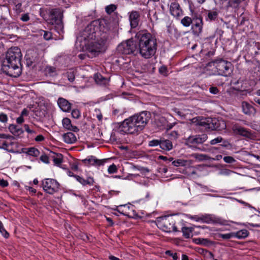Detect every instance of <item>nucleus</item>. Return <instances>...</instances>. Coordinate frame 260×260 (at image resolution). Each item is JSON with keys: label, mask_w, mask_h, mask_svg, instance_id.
Returning a JSON list of instances; mask_svg holds the SVG:
<instances>
[{"label": "nucleus", "mask_w": 260, "mask_h": 260, "mask_svg": "<svg viewBox=\"0 0 260 260\" xmlns=\"http://www.w3.org/2000/svg\"><path fill=\"white\" fill-rule=\"evenodd\" d=\"M21 57L20 49L17 47L9 49L2 63L1 70L3 72L10 77H19L22 72Z\"/></svg>", "instance_id": "nucleus-1"}, {"label": "nucleus", "mask_w": 260, "mask_h": 260, "mask_svg": "<svg viewBox=\"0 0 260 260\" xmlns=\"http://www.w3.org/2000/svg\"><path fill=\"white\" fill-rule=\"evenodd\" d=\"M136 38L138 41V52L146 59L150 58L156 53L157 47V40L147 30L138 32Z\"/></svg>", "instance_id": "nucleus-2"}, {"label": "nucleus", "mask_w": 260, "mask_h": 260, "mask_svg": "<svg viewBox=\"0 0 260 260\" xmlns=\"http://www.w3.org/2000/svg\"><path fill=\"white\" fill-rule=\"evenodd\" d=\"M104 33H113V31L110 29L105 19H98L92 21L84 28L81 32V37L86 42L100 38Z\"/></svg>", "instance_id": "nucleus-3"}, {"label": "nucleus", "mask_w": 260, "mask_h": 260, "mask_svg": "<svg viewBox=\"0 0 260 260\" xmlns=\"http://www.w3.org/2000/svg\"><path fill=\"white\" fill-rule=\"evenodd\" d=\"M114 36V33L102 34V36L96 41L95 40L87 41L85 42L87 51L91 54L92 57L96 56L105 50L106 45L110 41Z\"/></svg>", "instance_id": "nucleus-4"}, {"label": "nucleus", "mask_w": 260, "mask_h": 260, "mask_svg": "<svg viewBox=\"0 0 260 260\" xmlns=\"http://www.w3.org/2000/svg\"><path fill=\"white\" fill-rule=\"evenodd\" d=\"M141 131L137 124L135 118L133 116L125 119L115 129V132L121 135L134 134Z\"/></svg>", "instance_id": "nucleus-5"}, {"label": "nucleus", "mask_w": 260, "mask_h": 260, "mask_svg": "<svg viewBox=\"0 0 260 260\" xmlns=\"http://www.w3.org/2000/svg\"><path fill=\"white\" fill-rule=\"evenodd\" d=\"M156 225L158 228L166 232L178 231L177 227L175 225V219L172 216H165L157 217Z\"/></svg>", "instance_id": "nucleus-6"}, {"label": "nucleus", "mask_w": 260, "mask_h": 260, "mask_svg": "<svg viewBox=\"0 0 260 260\" xmlns=\"http://www.w3.org/2000/svg\"><path fill=\"white\" fill-rule=\"evenodd\" d=\"M210 66H214L219 75L227 77L232 72V64L222 59H217L209 63Z\"/></svg>", "instance_id": "nucleus-7"}, {"label": "nucleus", "mask_w": 260, "mask_h": 260, "mask_svg": "<svg viewBox=\"0 0 260 260\" xmlns=\"http://www.w3.org/2000/svg\"><path fill=\"white\" fill-rule=\"evenodd\" d=\"M117 51L123 54H136L138 52L137 44L133 40H128L120 44L117 48Z\"/></svg>", "instance_id": "nucleus-8"}, {"label": "nucleus", "mask_w": 260, "mask_h": 260, "mask_svg": "<svg viewBox=\"0 0 260 260\" xmlns=\"http://www.w3.org/2000/svg\"><path fill=\"white\" fill-rule=\"evenodd\" d=\"M50 23L55 25V29L60 33L63 31L62 13L57 9H52L50 12Z\"/></svg>", "instance_id": "nucleus-9"}, {"label": "nucleus", "mask_w": 260, "mask_h": 260, "mask_svg": "<svg viewBox=\"0 0 260 260\" xmlns=\"http://www.w3.org/2000/svg\"><path fill=\"white\" fill-rule=\"evenodd\" d=\"M41 185L43 190L50 194L58 192L60 186L59 183L56 180L50 178L43 180Z\"/></svg>", "instance_id": "nucleus-10"}, {"label": "nucleus", "mask_w": 260, "mask_h": 260, "mask_svg": "<svg viewBox=\"0 0 260 260\" xmlns=\"http://www.w3.org/2000/svg\"><path fill=\"white\" fill-rule=\"evenodd\" d=\"M192 12V22L191 29L194 35L199 36L202 32L203 21V18L200 14L195 13L191 10Z\"/></svg>", "instance_id": "nucleus-11"}, {"label": "nucleus", "mask_w": 260, "mask_h": 260, "mask_svg": "<svg viewBox=\"0 0 260 260\" xmlns=\"http://www.w3.org/2000/svg\"><path fill=\"white\" fill-rule=\"evenodd\" d=\"M135 118V120L141 131L143 130L148 123L151 117V114L147 111H143L139 114H135L133 116Z\"/></svg>", "instance_id": "nucleus-12"}, {"label": "nucleus", "mask_w": 260, "mask_h": 260, "mask_svg": "<svg viewBox=\"0 0 260 260\" xmlns=\"http://www.w3.org/2000/svg\"><path fill=\"white\" fill-rule=\"evenodd\" d=\"M208 139L206 134H203L189 136L186 140V144L189 146L201 144L205 142Z\"/></svg>", "instance_id": "nucleus-13"}, {"label": "nucleus", "mask_w": 260, "mask_h": 260, "mask_svg": "<svg viewBox=\"0 0 260 260\" xmlns=\"http://www.w3.org/2000/svg\"><path fill=\"white\" fill-rule=\"evenodd\" d=\"M234 133L237 135H239L246 138L255 140L256 138V135L252 133L250 130L240 126H235L233 128Z\"/></svg>", "instance_id": "nucleus-14"}, {"label": "nucleus", "mask_w": 260, "mask_h": 260, "mask_svg": "<svg viewBox=\"0 0 260 260\" xmlns=\"http://www.w3.org/2000/svg\"><path fill=\"white\" fill-rule=\"evenodd\" d=\"M245 49L252 56H255L259 54L258 50H260V43L256 42L252 40H249L247 41Z\"/></svg>", "instance_id": "nucleus-15"}, {"label": "nucleus", "mask_w": 260, "mask_h": 260, "mask_svg": "<svg viewBox=\"0 0 260 260\" xmlns=\"http://www.w3.org/2000/svg\"><path fill=\"white\" fill-rule=\"evenodd\" d=\"M128 19L131 28H136L140 21V13L136 10H133L128 13Z\"/></svg>", "instance_id": "nucleus-16"}, {"label": "nucleus", "mask_w": 260, "mask_h": 260, "mask_svg": "<svg viewBox=\"0 0 260 260\" xmlns=\"http://www.w3.org/2000/svg\"><path fill=\"white\" fill-rule=\"evenodd\" d=\"M210 122L211 123L210 130L221 131L226 128V123L225 121L221 119H219L215 118H211Z\"/></svg>", "instance_id": "nucleus-17"}, {"label": "nucleus", "mask_w": 260, "mask_h": 260, "mask_svg": "<svg viewBox=\"0 0 260 260\" xmlns=\"http://www.w3.org/2000/svg\"><path fill=\"white\" fill-rule=\"evenodd\" d=\"M170 12L174 17L178 18L183 15V11L180 5L176 2L172 3L170 6Z\"/></svg>", "instance_id": "nucleus-18"}, {"label": "nucleus", "mask_w": 260, "mask_h": 260, "mask_svg": "<svg viewBox=\"0 0 260 260\" xmlns=\"http://www.w3.org/2000/svg\"><path fill=\"white\" fill-rule=\"evenodd\" d=\"M200 219L202 222L208 224L221 223V219L211 214L202 215Z\"/></svg>", "instance_id": "nucleus-19"}, {"label": "nucleus", "mask_w": 260, "mask_h": 260, "mask_svg": "<svg viewBox=\"0 0 260 260\" xmlns=\"http://www.w3.org/2000/svg\"><path fill=\"white\" fill-rule=\"evenodd\" d=\"M242 108L243 113L246 115L254 116L256 113L255 108L247 102H243L242 103Z\"/></svg>", "instance_id": "nucleus-20"}, {"label": "nucleus", "mask_w": 260, "mask_h": 260, "mask_svg": "<svg viewBox=\"0 0 260 260\" xmlns=\"http://www.w3.org/2000/svg\"><path fill=\"white\" fill-rule=\"evenodd\" d=\"M57 104L59 108L64 112H69L71 109V104L62 98H59L58 99Z\"/></svg>", "instance_id": "nucleus-21"}, {"label": "nucleus", "mask_w": 260, "mask_h": 260, "mask_svg": "<svg viewBox=\"0 0 260 260\" xmlns=\"http://www.w3.org/2000/svg\"><path fill=\"white\" fill-rule=\"evenodd\" d=\"M94 79L95 82L101 86H106L108 85L109 80L108 78L104 77L100 74H95L94 76Z\"/></svg>", "instance_id": "nucleus-22"}, {"label": "nucleus", "mask_w": 260, "mask_h": 260, "mask_svg": "<svg viewBox=\"0 0 260 260\" xmlns=\"http://www.w3.org/2000/svg\"><path fill=\"white\" fill-rule=\"evenodd\" d=\"M62 122L63 127L68 130L73 132H78L79 131V128L77 126L72 125L70 119L68 118H63Z\"/></svg>", "instance_id": "nucleus-23"}, {"label": "nucleus", "mask_w": 260, "mask_h": 260, "mask_svg": "<svg viewBox=\"0 0 260 260\" xmlns=\"http://www.w3.org/2000/svg\"><path fill=\"white\" fill-rule=\"evenodd\" d=\"M63 139L64 142L68 144H72L77 141L75 135L72 133L69 132L63 135Z\"/></svg>", "instance_id": "nucleus-24"}, {"label": "nucleus", "mask_w": 260, "mask_h": 260, "mask_svg": "<svg viewBox=\"0 0 260 260\" xmlns=\"http://www.w3.org/2000/svg\"><path fill=\"white\" fill-rule=\"evenodd\" d=\"M74 177L83 186H85L86 185H92L94 182V179L92 177H88L86 179H85L79 176H74Z\"/></svg>", "instance_id": "nucleus-25"}, {"label": "nucleus", "mask_w": 260, "mask_h": 260, "mask_svg": "<svg viewBox=\"0 0 260 260\" xmlns=\"http://www.w3.org/2000/svg\"><path fill=\"white\" fill-rule=\"evenodd\" d=\"M159 147L164 150L169 151L172 149L173 144L169 140L161 139Z\"/></svg>", "instance_id": "nucleus-26"}, {"label": "nucleus", "mask_w": 260, "mask_h": 260, "mask_svg": "<svg viewBox=\"0 0 260 260\" xmlns=\"http://www.w3.org/2000/svg\"><path fill=\"white\" fill-rule=\"evenodd\" d=\"M9 129L11 133L16 136H19L23 133L21 128L15 124H10Z\"/></svg>", "instance_id": "nucleus-27"}, {"label": "nucleus", "mask_w": 260, "mask_h": 260, "mask_svg": "<svg viewBox=\"0 0 260 260\" xmlns=\"http://www.w3.org/2000/svg\"><path fill=\"white\" fill-rule=\"evenodd\" d=\"M211 120V118H207L205 119H202L198 122V124L199 126L203 127L205 129L210 130L211 123L210 122V121Z\"/></svg>", "instance_id": "nucleus-28"}, {"label": "nucleus", "mask_w": 260, "mask_h": 260, "mask_svg": "<svg viewBox=\"0 0 260 260\" xmlns=\"http://www.w3.org/2000/svg\"><path fill=\"white\" fill-rule=\"evenodd\" d=\"M234 238H237L239 239L245 238L248 236L249 232L247 230L243 229L237 231V232H234Z\"/></svg>", "instance_id": "nucleus-29"}, {"label": "nucleus", "mask_w": 260, "mask_h": 260, "mask_svg": "<svg viewBox=\"0 0 260 260\" xmlns=\"http://www.w3.org/2000/svg\"><path fill=\"white\" fill-rule=\"evenodd\" d=\"M194 242L197 244L204 246H208L212 244V242L210 240L205 238H197L194 240Z\"/></svg>", "instance_id": "nucleus-30"}, {"label": "nucleus", "mask_w": 260, "mask_h": 260, "mask_svg": "<svg viewBox=\"0 0 260 260\" xmlns=\"http://www.w3.org/2000/svg\"><path fill=\"white\" fill-rule=\"evenodd\" d=\"M85 161H87L89 164L92 165H97L101 166L104 164V161L103 160L98 159L93 157H91V158L85 159Z\"/></svg>", "instance_id": "nucleus-31"}, {"label": "nucleus", "mask_w": 260, "mask_h": 260, "mask_svg": "<svg viewBox=\"0 0 260 260\" xmlns=\"http://www.w3.org/2000/svg\"><path fill=\"white\" fill-rule=\"evenodd\" d=\"M26 154L34 157H37L40 154V151L35 147H31L27 149V151L25 152Z\"/></svg>", "instance_id": "nucleus-32"}, {"label": "nucleus", "mask_w": 260, "mask_h": 260, "mask_svg": "<svg viewBox=\"0 0 260 260\" xmlns=\"http://www.w3.org/2000/svg\"><path fill=\"white\" fill-rule=\"evenodd\" d=\"M193 231L192 228L183 227L182 228V232L183 236L185 238H189L190 237V234Z\"/></svg>", "instance_id": "nucleus-33"}, {"label": "nucleus", "mask_w": 260, "mask_h": 260, "mask_svg": "<svg viewBox=\"0 0 260 260\" xmlns=\"http://www.w3.org/2000/svg\"><path fill=\"white\" fill-rule=\"evenodd\" d=\"M192 22V17H184L181 21V23L185 27H188Z\"/></svg>", "instance_id": "nucleus-34"}, {"label": "nucleus", "mask_w": 260, "mask_h": 260, "mask_svg": "<svg viewBox=\"0 0 260 260\" xmlns=\"http://www.w3.org/2000/svg\"><path fill=\"white\" fill-rule=\"evenodd\" d=\"M192 156L193 158L199 160V161L208 160L209 158V157L208 155L203 154L194 153L193 154Z\"/></svg>", "instance_id": "nucleus-35"}, {"label": "nucleus", "mask_w": 260, "mask_h": 260, "mask_svg": "<svg viewBox=\"0 0 260 260\" xmlns=\"http://www.w3.org/2000/svg\"><path fill=\"white\" fill-rule=\"evenodd\" d=\"M172 164L176 167L185 166L187 164V161L182 159H178L173 161Z\"/></svg>", "instance_id": "nucleus-36"}, {"label": "nucleus", "mask_w": 260, "mask_h": 260, "mask_svg": "<svg viewBox=\"0 0 260 260\" xmlns=\"http://www.w3.org/2000/svg\"><path fill=\"white\" fill-rule=\"evenodd\" d=\"M117 9V6L114 4H111L106 7L105 11L107 13L110 14Z\"/></svg>", "instance_id": "nucleus-37"}, {"label": "nucleus", "mask_w": 260, "mask_h": 260, "mask_svg": "<svg viewBox=\"0 0 260 260\" xmlns=\"http://www.w3.org/2000/svg\"><path fill=\"white\" fill-rule=\"evenodd\" d=\"M218 237L223 239H230L232 238H234V232H231L227 234H219Z\"/></svg>", "instance_id": "nucleus-38"}, {"label": "nucleus", "mask_w": 260, "mask_h": 260, "mask_svg": "<svg viewBox=\"0 0 260 260\" xmlns=\"http://www.w3.org/2000/svg\"><path fill=\"white\" fill-rule=\"evenodd\" d=\"M62 162V155L59 153L54 159L53 162L56 166H59Z\"/></svg>", "instance_id": "nucleus-39"}, {"label": "nucleus", "mask_w": 260, "mask_h": 260, "mask_svg": "<svg viewBox=\"0 0 260 260\" xmlns=\"http://www.w3.org/2000/svg\"><path fill=\"white\" fill-rule=\"evenodd\" d=\"M0 233L4 236L6 238H7L9 236V233L5 229L3 224L1 221H0Z\"/></svg>", "instance_id": "nucleus-40"}, {"label": "nucleus", "mask_w": 260, "mask_h": 260, "mask_svg": "<svg viewBox=\"0 0 260 260\" xmlns=\"http://www.w3.org/2000/svg\"><path fill=\"white\" fill-rule=\"evenodd\" d=\"M218 14L215 11H210L209 12L208 14V18L210 20H215L217 17Z\"/></svg>", "instance_id": "nucleus-41"}, {"label": "nucleus", "mask_w": 260, "mask_h": 260, "mask_svg": "<svg viewBox=\"0 0 260 260\" xmlns=\"http://www.w3.org/2000/svg\"><path fill=\"white\" fill-rule=\"evenodd\" d=\"M223 159L224 161L228 164H233L236 161V159L231 156H224Z\"/></svg>", "instance_id": "nucleus-42"}, {"label": "nucleus", "mask_w": 260, "mask_h": 260, "mask_svg": "<svg viewBox=\"0 0 260 260\" xmlns=\"http://www.w3.org/2000/svg\"><path fill=\"white\" fill-rule=\"evenodd\" d=\"M160 141H161V139H160V140H157V139L152 140L149 141V146L150 147H154V146H160Z\"/></svg>", "instance_id": "nucleus-43"}, {"label": "nucleus", "mask_w": 260, "mask_h": 260, "mask_svg": "<svg viewBox=\"0 0 260 260\" xmlns=\"http://www.w3.org/2000/svg\"><path fill=\"white\" fill-rule=\"evenodd\" d=\"M67 76L68 79V80L73 82L75 80V74L73 71H70L67 73Z\"/></svg>", "instance_id": "nucleus-44"}, {"label": "nucleus", "mask_w": 260, "mask_h": 260, "mask_svg": "<svg viewBox=\"0 0 260 260\" xmlns=\"http://www.w3.org/2000/svg\"><path fill=\"white\" fill-rule=\"evenodd\" d=\"M223 141V138L221 137H218L210 141V144L211 145H215L217 143L222 142Z\"/></svg>", "instance_id": "nucleus-45"}, {"label": "nucleus", "mask_w": 260, "mask_h": 260, "mask_svg": "<svg viewBox=\"0 0 260 260\" xmlns=\"http://www.w3.org/2000/svg\"><path fill=\"white\" fill-rule=\"evenodd\" d=\"M71 114L72 117L75 119H78L80 116V112L78 109L73 110Z\"/></svg>", "instance_id": "nucleus-46"}, {"label": "nucleus", "mask_w": 260, "mask_h": 260, "mask_svg": "<svg viewBox=\"0 0 260 260\" xmlns=\"http://www.w3.org/2000/svg\"><path fill=\"white\" fill-rule=\"evenodd\" d=\"M108 171L109 174L116 173L117 171V168L116 165H115L114 164L110 165L108 168Z\"/></svg>", "instance_id": "nucleus-47"}, {"label": "nucleus", "mask_w": 260, "mask_h": 260, "mask_svg": "<svg viewBox=\"0 0 260 260\" xmlns=\"http://www.w3.org/2000/svg\"><path fill=\"white\" fill-rule=\"evenodd\" d=\"M159 72L164 76H167L168 72L167 68L164 66H161L159 69Z\"/></svg>", "instance_id": "nucleus-48"}, {"label": "nucleus", "mask_w": 260, "mask_h": 260, "mask_svg": "<svg viewBox=\"0 0 260 260\" xmlns=\"http://www.w3.org/2000/svg\"><path fill=\"white\" fill-rule=\"evenodd\" d=\"M166 254L167 255L172 256L174 260H177L178 259L177 254L176 253H173L170 250H167L166 251Z\"/></svg>", "instance_id": "nucleus-49"}, {"label": "nucleus", "mask_w": 260, "mask_h": 260, "mask_svg": "<svg viewBox=\"0 0 260 260\" xmlns=\"http://www.w3.org/2000/svg\"><path fill=\"white\" fill-rule=\"evenodd\" d=\"M8 120L7 114L2 113L0 114V121L3 123H6Z\"/></svg>", "instance_id": "nucleus-50"}, {"label": "nucleus", "mask_w": 260, "mask_h": 260, "mask_svg": "<svg viewBox=\"0 0 260 260\" xmlns=\"http://www.w3.org/2000/svg\"><path fill=\"white\" fill-rule=\"evenodd\" d=\"M209 92L213 94H216L219 93V90L216 86H211L209 88Z\"/></svg>", "instance_id": "nucleus-51"}, {"label": "nucleus", "mask_w": 260, "mask_h": 260, "mask_svg": "<svg viewBox=\"0 0 260 260\" xmlns=\"http://www.w3.org/2000/svg\"><path fill=\"white\" fill-rule=\"evenodd\" d=\"M40 160L45 164H49V161L48 154L47 155L44 154L41 155L40 157Z\"/></svg>", "instance_id": "nucleus-52"}, {"label": "nucleus", "mask_w": 260, "mask_h": 260, "mask_svg": "<svg viewBox=\"0 0 260 260\" xmlns=\"http://www.w3.org/2000/svg\"><path fill=\"white\" fill-rule=\"evenodd\" d=\"M43 37L46 40H49L51 38V33L50 32L43 31Z\"/></svg>", "instance_id": "nucleus-53"}, {"label": "nucleus", "mask_w": 260, "mask_h": 260, "mask_svg": "<svg viewBox=\"0 0 260 260\" xmlns=\"http://www.w3.org/2000/svg\"><path fill=\"white\" fill-rule=\"evenodd\" d=\"M59 153H55L54 152H52V151H49V153H48V156H49V158H51L52 159V161H53L54 160V159L56 158V156Z\"/></svg>", "instance_id": "nucleus-54"}, {"label": "nucleus", "mask_w": 260, "mask_h": 260, "mask_svg": "<svg viewBox=\"0 0 260 260\" xmlns=\"http://www.w3.org/2000/svg\"><path fill=\"white\" fill-rule=\"evenodd\" d=\"M21 20L24 22L28 21L29 20V17L28 14H24L21 17Z\"/></svg>", "instance_id": "nucleus-55"}, {"label": "nucleus", "mask_w": 260, "mask_h": 260, "mask_svg": "<svg viewBox=\"0 0 260 260\" xmlns=\"http://www.w3.org/2000/svg\"><path fill=\"white\" fill-rule=\"evenodd\" d=\"M9 183L7 180L4 179L0 180V186L3 187H5L8 186Z\"/></svg>", "instance_id": "nucleus-56"}, {"label": "nucleus", "mask_w": 260, "mask_h": 260, "mask_svg": "<svg viewBox=\"0 0 260 260\" xmlns=\"http://www.w3.org/2000/svg\"><path fill=\"white\" fill-rule=\"evenodd\" d=\"M24 127L25 130L29 134H33L35 133V131L33 130H31L29 128V126L28 124H25L24 125Z\"/></svg>", "instance_id": "nucleus-57"}, {"label": "nucleus", "mask_w": 260, "mask_h": 260, "mask_svg": "<svg viewBox=\"0 0 260 260\" xmlns=\"http://www.w3.org/2000/svg\"><path fill=\"white\" fill-rule=\"evenodd\" d=\"M222 144H221V146H223V147H230L231 146V144L226 140H224L223 139V141H222Z\"/></svg>", "instance_id": "nucleus-58"}, {"label": "nucleus", "mask_w": 260, "mask_h": 260, "mask_svg": "<svg viewBox=\"0 0 260 260\" xmlns=\"http://www.w3.org/2000/svg\"><path fill=\"white\" fill-rule=\"evenodd\" d=\"M189 218L194 220L196 221H201L200 218L201 216H199L197 215H194V216H190Z\"/></svg>", "instance_id": "nucleus-59"}, {"label": "nucleus", "mask_w": 260, "mask_h": 260, "mask_svg": "<svg viewBox=\"0 0 260 260\" xmlns=\"http://www.w3.org/2000/svg\"><path fill=\"white\" fill-rule=\"evenodd\" d=\"M44 140V137L41 135L37 136L36 137V138H35V140L37 142H41V141H43Z\"/></svg>", "instance_id": "nucleus-60"}, {"label": "nucleus", "mask_w": 260, "mask_h": 260, "mask_svg": "<svg viewBox=\"0 0 260 260\" xmlns=\"http://www.w3.org/2000/svg\"><path fill=\"white\" fill-rule=\"evenodd\" d=\"M16 121L18 124L22 123L24 122L23 117L20 115L19 117L17 118Z\"/></svg>", "instance_id": "nucleus-61"}, {"label": "nucleus", "mask_w": 260, "mask_h": 260, "mask_svg": "<svg viewBox=\"0 0 260 260\" xmlns=\"http://www.w3.org/2000/svg\"><path fill=\"white\" fill-rule=\"evenodd\" d=\"M28 111L27 109H24L22 111L20 115H21L23 117L24 116H27L28 115Z\"/></svg>", "instance_id": "nucleus-62"}, {"label": "nucleus", "mask_w": 260, "mask_h": 260, "mask_svg": "<svg viewBox=\"0 0 260 260\" xmlns=\"http://www.w3.org/2000/svg\"><path fill=\"white\" fill-rule=\"evenodd\" d=\"M67 175L69 176H70V177H74V173L70 171V170H68L67 172Z\"/></svg>", "instance_id": "nucleus-63"}, {"label": "nucleus", "mask_w": 260, "mask_h": 260, "mask_svg": "<svg viewBox=\"0 0 260 260\" xmlns=\"http://www.w3.org/2000/svg\"><path fill=\"white\" fill-rule=\"evenodd\" d=\"M109 259L110 260H120L118 257H115L114 256H113V255L109 256Z\"/></svg>", "instance_id": "nucleus-64"}]
</instances>
